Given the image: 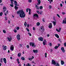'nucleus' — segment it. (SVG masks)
Listing matches in <instances>:
<instances>
[{"label": "nucleus", "mask_w": 66, "mask_h": 66, "mask_svg": "<svg viewBox=\"0 0 66 66\" xmlns=\"http://www.w3.org/2000/svg\"><path fill=\"white\" fill-rule=\"evenodd\" d=\"M17 14L18 15L20 14V17H21V18H24L26 16L25 14H24V12L22 10H19V11H17Z\"/></svg>", "instance_id": "nucleus-1"}, {"label": "nucleus", "mask_w": 66, "mask_h": 66, "mask_svg": "<svg viewBox=\"0 0 66 66\" xmlns=\"http://www.w3.org/2000/svg\"><path fill=\"white\" fill-rule=\"evenodd\" d=\"M40 31L41 32H42L43 33L44 32V31L45 30V29H44V28L43 27H40Z\"/></svg>", "instance_id": "nucleus-2"}, {"label": "nucleus", "mask_w": 66, "mask_h": 66, "mask_svg": "<svg viewBox=\"0 0 66 66\" xmlns=\"http://www.w3.org/2000/svg\"><path fill=\"white\" fill-rule=\"evenodd\" d=\"M30 46H32V47H34V48L36 47V46L34 44V43H32V42L30 43Z\"/></svg>", "instance_id": "nucleus-3"}, {"label": "nucleus", "mask_w": 66, "mask_h": 66, "mask_svg": "<svg viewBox=\"0 0 66 66\" xmlns=\"http://www.w3.org/2000/svg\"><path fill=\"white\" fill-rule=\"evenodd\" d=\"M20 35L19 34H18L16 36V38H17L18 40H20Z\"/></svg>", "instance_id": "nucleus-4"}, {"label": "nucleus", "mask_w": 66, "mask_h": 66, "mask_svg": "<svg viewBox=\"0 0 66 66\" xmlns=\"http://www.w3.org/2000/svg\"><path fill=\"white\" fill-rule=\"evenodd\" d=\"M2 48H3V50H5L6 49L7 47L6 46H4V45H2Z\"/></svg>", "instance_id": "nucleus-5"}, {"label": "nucleus", "mask_w": 66, "mask_h": 66, "mask_svg": "<svg viewBox=\"0 0 66 66\" xmlns=\"http://www.w3.org/2000/svg\"><path fill=\"white\" fill-rule=\"evenodd\" d=\"M61 50H62V52L63 53H64L65 52V50H64V47H62L61 48Z\"/></svg>", "instance_id": "nucleus-6"}, {"label": "nucleus", "mask_w": 66, "mask_h": 66, "mask_svg": "<svg viewBox=\"0 0 66 66\" xmlns=\"http://www.w3.org/2000/svg\"><path fill=\"white\" fill-rule=\"evenodd\" d=\"M10 49L11 50L13 51L14 50V46L13 45H12L11 46Z\"/></svg>", "instance_id": "nucleus-7"}, {"label": "nucleus", "mask_w": 66, "mask_h": 66, "mask_svg": "<svg viewBox=\"0 0 66 66\" xmlns=\"http://www.w3.org/2000/svg\"><path fill=\"white\" fill-rule=\"evenodd\" d=\"M48 27L50 29H51L52 28V24L51 23L49 24Z\"/></svg>", "instance_id": "nucleus-8"}, {"label": "nucleus", "mask_w": 66, "mask_h": 66, "mask_svg": "<svg viewBox=\"0 0 66 66\" xmlns=\"http://www.w3.org/2000/svg\"><path fill=\"white\" fill-rule=\"evenodd\" d=\"M56 63H55V61L54 60H53L52 61V64H53V65H55Z\"/></svg>", "instance_id": "nucleus-9"}, {"label": "nucleus", "mask_w": 66, "mask_h": 66, "mask_svg": "<svg viewBox=\"0 0 66 66\" xmlns=\"http://www.w3.org/2000/svg\"><path fill=\"white\" fill-rule=\"evenodd\" d=\"M62 23H63L64 24L65 23V24H66V19H65L63 20Z\"/></svg>", "instance_id": "nucleus-10"}, {"label": "nucleus", "mask_w": 66, "mask_h": 66, "mask_svg": "<svg viewBox=\"0 0 66 66\" xmlns=\"http://www.w3.org/2000/svg\"><path fill=\"white\" fill-rule=\"evenodd\" d=\"M38 39L39 40H40V41H41L42 42V41H43V38L42 37H40V38H38Z\"/></svg>", "instance_id": "nucleus-11"}, {"label": "nucleus", "mask_w": 66, "mask_h": 66, "mask_svg": "<svg viewBox=\"0 0 66 66\" xmlns=\"http://www.w3.org/2000/svg\"><path fill=\"white\" fill-rule=\"evenodd\" d=\"M34 16L36 17H37V18H38V15L37 14H34Z\"/></svg>", "instance_id": "nucleus-12"}, {"label": "nucleus", "mask_w": 66, "mask_h": 66, "mask_svg": "<svg viewBox=\"0 0 66 66\" xmlns=\"http://www.w3.org/2000/svg\"><path fill=\"white\" fill-rule=\"evenodd\" d=\"M54 21H53V23L54 26H55V25H56V20H55V19H54Z\"/></svg>", "instance_id": "nucleus-13"}, {"label": "nucleus", "mask_w": 66, "mask_h": 66, "mask_svg": "<svg viewBox=\"0 0 66 66\" xmlns=\"http://www.w3.org/2000/svg\"><path fill=\"white\" fill-rule=\"evenodd\" d=\"M4 62L5 64H6V60L5 58H4L3 59Z\"/></svg>", "instance_id": "nucleus-14"}, {"label": "nucleus", "mask_w": 66, "mask_h": 66, "mask_svg": "<svg viewBox=\"0 0 66 66\" xmlns=\"http://www.w3.org/2000/svg\"><path fill=\"white\" fill-rule=\"evenodd\" d=\"M3 10L4 12H5V11H6V8L5 6H4L3 7Z\"/></svg>", "instance_id": "nucleus-15"}, {"label": "nucleus", "mask_w": 66, "mask_h": 66, "mask_svg": "<svg viewBox=\"0 0 66 66\" xmlns=\"http://www.w3.org/2000/svg\"><path fill=\"white\" fill-rule=\"evenodd\" d=\"M46 40H45L43 42V44L44 45H45L46 44Z\"/></svg>", "instance_id": "nucleus-16"}, {"label": "nucleus", "mask_w": 66, "mask_h": 66, "mask_svg": "<svg viewBox=\"0 0 66 66\" xmlns=\"http://www.w3.org/2000/svg\"><path fill=\"white\" fill-rule=\"evenodd\" d=\"M38 3L37 4V5H39L40 4V0H38Z\"/></svg>", "instance_id": "nucleus-17"}, {"label": "nucleus", "mask_w": 66, "mask_h": 66, "mask_svg": "<svg viewBox=\"0 0 66 66\" xmlns=\"http://www.w3.org/2000/svg\"><path fill=\"white\" fill-rule=\"evenodd\" d=\"M33 52L34 53H37L38 52V51L37 50H33Z\"/></svg>", "instance_id": "nucleus-18"}, {"label": "nucleus", "mask_w": 66, "mask_h": 66, "mask_svg": "<svg viewBox=\"0 0 66 66\" xmlns=\"http://www.w3.org/2000/svg\"><path fill=\"white\" fill-rule=\"evenodd\" d=\"M7 38L9 42H11V40H12V38H9V37H7Z\"/></svg>", "instance_id": "nucleus-19"}, {"label": "nucleus", "mask_w": 66, "mask_h": 66, "mask_svg": "<svg viewBox=\"0 0 66 66\" xmlns=\"http://www.w3.org/2000/svg\"><path fill=\"white\" fill-rule=\"evenodd\" d=\"M64 62L63 61H61V65H64Z\"/></svg>", "instance_id": "nucleus-20"}, {"label": "nucleus", "mask_w": 66, "mask_h": 66, "mask_svg": "<svg viewBox=\"0 0 66 66\" xmlns=\"http://www.w3.org/2000/svg\"><path fill=\"white\" fill-rule=\"evenodd\" d=\"M14 3L15 5L18 6V5H17V2H16V1H14Z\"/></svg>", "instance_id": "nucleus-21"}, {"label": "nucleus", "mask_w": 66, "mask_h": 66, "mask_svg": "<svg viewBox=\"0 0 66 66\" xmlns=\"http://www.w3.org/2000/svg\"><path fill=\"white\" fill-rule=\"evenodd\" d=\"M55 66H60V64L58 63H55Z\"/></svg>", "instance_id": "nucleus-22"}, {"label": "nucleus", "mask_w": 66, "mask_h": 66, "mask_svg": "<svg viewBox=\"0 0 66 66\" xmlns=\"http://www.w3.org/2000/svg\"><path fill=\"white\" fill-rule=\"evenodd\" d=\"M18 57H20V56H21V53H19L18 54Z\"/></svg>", "instance_id": "nucleus-23"}, {"label": "nucleus", "mask_w": 66, "mask_h": 66, "mask_svg": "<svg viewBox=\"0 0 66 66\" xmlns=\"http://www.w3.org/2000/svg\"><path fill=\"white\" fill-rule=\"evenodd\" d=\"M16 60L17 62H18V64H20V62H19V59H17Z\"/></svg>", "instance_id": "nucleus-24"}, {"label": "nucleus", "mask_w": 66, "mask_h": 66, "mask_svg": "<svg viewBox=\"0 0 66 66\" xmlns=\"http://www.w3.org/2000/svg\"><path fill=\"white\" fill-rule=\"evenodd\" d=\"M55 36L57 38H59V35H58L57 34H56L55 35Z\"/></svg>", "instance_id": "nucleus-25"}, {"label": "nucleus", "mask_w": 66, "mask_h": 66, "mask_svg": "<svg viewBox=\"0 0 66 66\" xmlns=\"http://www.w3.org/2000/svg\"><path fill=\"white\" fill-rule=\"evenodd\" d=\"M0 62L1 63H3V58H2L0 59Z\"/></svg>", "instance_id": "nucleus-26"}, {"label": "nucleus", "mask_w": 66, "mask_h": 66, "mask_svg": "<svg viewBox=\"0 0 66 66\" xmlns=\"http://www.w3.org/2000/svg\"><path fill=\"white\" fill-rule=\"evenodd\" d=\"M36 6L37 10H39V6H37V5H36Z\"/></svg>", "instance_id": "nucleus-27"}, {"label": "nucleus", "mask_w": 66, "mask_h": 66, "mask_svg": "<svg viewBox=\"0 0 66 66\" xmlns=\"http://www.w3.org/2000/svg\"><path fill=\"white\" fill-rule=\"evenodd\" d=\"M14 8L15 9V10H17L18 9V7L17 6H15Z\"/></svg>", "instance_id": "nucleus-28"}, {"label": "nucleus", "mask_w": 66, "mask_h": 66, "mask_svg": "<svg viewBox=\"0 0 66 66\" xmlns=\"http://www.w3.org/2000/svg\"><path fill=\"white\" fill-rule=\"evenodd\" d=\"M37 26H39V25H40V23H39V22H38L37 23Z\"/></svg>", "instance_id": "nucleus-29"}, {"label": "nucleus", "mask_w": 66, "mask_h": 66, "mask_svg": "<svg viewBox=\"0 0 66 66\" xmlns=\"http://www.w3.org/2000/svg\"><path fill=\"white\" fill-rule=\"evenodd\" d=\"M24 26H25V27H27V22H25L24 23Z\"/></svg>", "instance_id": "nucleus-30"}, {"label": "nucleus", "mask_w": 66, "mask_h": 66, "mask_svg": "<svg viewBox=\"0 0 66 66\" xmlns=\"http://www.w3.org/2000/svg\"><path fill=\"white\" fill-rule=\"evenodd\" d=\"M28 59L29 60V61H31L32 60V58H28Z\"/></svg>", "instance_id": "nucleus-31"}, {"label": "nucleus", "mask_w": 66, "mask_h": 66, "mask_svg": "<svg viewBox=\"0 0 66 66\" xmlns=\"http://www.w3.org/2000/svg\"><path fill=\"white\" fill-rule=\"evenodd\" d=\"M22 60H23V61H24V60H25V59H24V57H22L21 58Z\"/></svg>", "instance_id": "nucleus-32"}, {"label": "nucleus", "mask_w": 66, "mask_h": 66, "mask_svg": "<svg viewBox=\"0 0 66 66\" xmlns=\"http://www.w3.org/2000/svg\"><path fill=\"white\" fill-rule=\"evenodd\" d=\"M29 15H30L31 14V13L30 12H31V9H29Z\"/></svg>", "instance_id": "nucleus-33"}, {"label": "nucleus", "mask_w": 66, "mask_h": 66, "mask_svg": "<svg viewBox=\"0 0 66 66\" xmlns=\"http://www.w3.org/2000/svg\"><path fill=\"white\" fill-rule=\"evenodd\" d=\"M43 7L42 6H40L39 7V9H40V10H42V9H43Z\"/></svg>", "instance_id": "nucleus-34"}, {"label": "nucleus", "mask_w": 66, "mask_h": 66, "mask_svg": "<svg viewBox=\"0 0 66 66\" xmlns=\"http://www.w3.org/2000/svg\"><path fill=\"white\" fill-rule=\"evenodd\" d=\"M58 47L57 46H55V49H57L58 48Z\"/></svg>", "instance_id": "nucleus-35"}, {"label": "nucleus", "mask_w": 66, "mask_h": 66, "mask_svg": "<svg viewBox=\"0 0 66 66\" xmlns=\"http://www.w3.org/2000/svg\"><path fill=\"white\" fill-rule=\"evenodd\" d=\"M28 34H29V35L30 36H31V34L29 32H28Z\"/></svg>", "instance_id": "nucleus-36"}, {"label": "nucleus", "mask_w": 66, "mask_h": 66, "mask_svg": "<svg viewBox=\"0 0 66 66\" xmlns=\"http://www.w3.org/2000/svg\"><path fill=\"white\" fill-rule=\"evenodd\" d=\"M52 7V6L51 5H50V6H49V8L50 9H51Z\"/></svg>", "instance_id": "nucleus-37"}, {"label": "nucleus", "mask_w": 66, "mask_h": 66, "mask_svg": "<svg viewBox=\"0 0 66 66\" xmlns=\"http://www.w3.org/2000/svg\"><path fill=\"white\" fill-rule=\"evenodd\" d=\"M47 54L46 53H45V57H47Z\"/></svg>", "instance_id": "nucleus-38"}, {"label": "nucleus", "mask_w": 66, "mask_h": 66, "mask_svg": "<svg viewBox=\"0 0 66 66\" xmlns=\"http://www.w3.org/2000/svg\"><path fill=\"white\" fill-rule=\"evenodd\" d=\"M56 31H57V32H60V31L59 30H58V29H56Z\"/></svg>", "instance_id": "nucleus-39"}, {"label": "nucleus", "mask_w": 66, "mask_h": 66, "mask_svg": "<svg viewBox=\"0 0 66 66\" xmlns=\"http://www.w3.org/2000/svg\"><path fill=\"white\" fill-rule=\"evenodd\" d=\"M28 2L30 3L32 2V0H28Z\"/></svg>", "instance_id": "nucleus-40"}, {"label": "nucleus", "mask_w": 66, "mask_h": 66, "mask_svg": "<svg viewBox=\"0 0 66 66\" xmlns=\"http://www.w3.org/2000/svg\"><path fill=\"white\" fill-rule=\"evenodd\" d=\"M13 4H11L10 5L11 6V7H13Z\"/></svg>", "instance_id": "nucleus-41"}, {"label": "nucleus", "mask_w": 66, "mask_h": 66, "mask_svg": "<svg viewBox=\"0 0 66 66\" xmlns=\"http://www.w3.org/2000/svg\"><path fill=\"white\" fill-rule=\"evenodd\" d=\"M3 33H6V31H5V30H3Z\"/></svg>", "instance_id": "nucleus-42"}, {"label": "nucleus", "mask_w": 66, "mask_h": 66, "mask_svg": "<svg viewBox=\"0 0 66 66\" xmlns=\"http://www.w3.org/2000/svg\"><path fill=\"white\" fill-rule=\"evenodd\" d=\"M26 30H27V31H28V32H29V31H30L29 29H28L27 28H26Z\"/></svg>", "instance_id": "nucleus-43"}, {"label": "nucleus", "mask_w": 66, "mask_h": 66, "mask_svg": "<svg viewBox=\"0 0 66 66\" xmlns=\"http://www.w3.org/2000/svg\"><path fill=\"white\" fill-rule=\"evenodd\" d=\"M29 9H30L27 8L26 9V12H28V10H29Z\"/></svg>", "instance_id": "nucleus-44"}, {"label": "nucleus", "mask_w": 66, "mask_h": 66, "mask_svg": "<svg viewBox=\"0 0 66 66\" xmlns=\"http://www.w3.org/2000/svg\"><path fill=\"white\" fill-rule=\"evenodd\" d=\"M49 45L50 46H52V44H51V43H49Z\"/></svg>", "instance_id": "nucleus-45"}, {"label": "nucleus", "mask_w": 66, "mask_h": 66, "mask_svg": "<svg viewBox=\"0 0 66 66\" xmlns=\"http://www.w3.org/2000/svg\"><path fill=\"white\" fill-rule=\"evenodd\" d=\"M2 15V12H1L0 13V16H1Z\"/></svg>", "instance_id": "nucleus-46"}, {"label": "nucleus", "mask_w": 66, "mask_h": 66, "mask_svg": "<svg viewBox=\"0 0 66 66\" xmlns=\"http://www.w3.org/2000/svg\"><path fill=\"white\" fill-rule=\"evenodd\" d=\"M16 29H17V30H19V27H17Z\"/></svg>", "instance_id": "nucleus-47"}, {"label": "nucleus", "mask_w": 66, "mask_h": 66, "mask_svg": "<svg viewBox=\"0 0 66 66\" xmlns=\"http://www.w3.org/2000/svg\"><path fill=\"white\" fill-rule=\"evenodd\" d=\"M58 40L59 42H60V43H62V41L61 40V39H58Z\"/></svg>", "instance_id": "nucleus-48"}, {"label": "nucleus", "mask_w": 66, "mask_h": 66, "mask_svg": "<svg viewBox=\"0 0 66 66\" xmlns=\"http://www.w3.org/2000/svg\"><path fill=\"white\" fill-rule=\"evenodd\" d=\"M5 20H7V17H6V16L5 17Z\"/></svg>", "instance_id": "nucleus-49"}, {"label": "nucleus", "mask_w": 66, "mask_h": 66, "mask_svg": "<svg viewBox=\"0 0 66 66\" xmlns=\"http://www.w3.org/2000/svg\"><path fill=\"white\" fill-rule=\"evenodd\" d=\"M13 1H11V3L12 4H14V3H13Z\"/></svg>", "instance_id": "nucleus-50"}, {"label": "nucleus", "mask_w": 66, "mask_h": 66, "mask_svg": "<svg viewBox=\"0 0 66 66\" xmlns=\"http://www.w3.org/2000/svg\"><path fill=\"white\" fill-rule=\"evenodd\" d=\"M14 32L15 33H16L17 32V30H14Z\"/></svg>", "instance_id": "nucleus-51"}, {"label": "nucleus", "mask_w": 66, "mask_h": 66, "mask_svg": "<svg viewBox=\"0 0 66 66\" xmlns=\"http://www.w3.org/2000/svg\"><path fill=\"white\" fill-rule=\"evenodd\" d=\"M57 16H58V17H60V15H59V14H57Z\"/></svg>", "instance_id": "nucleus-52"}, {"label": "nucleus", "mask_w": 66, "mask_h": 66, "mask_svg": "<svg viewBox=\"0 0 66 66\" xmlns=\"http://www.w3.org/2000/svg\"><path fill=\"white\" fill-rule=\"evenodd\" d=\"M37 12L38 14H39V11H37Z\"/></svg>", "instance_id": "nucleus-53"}, {"label": "nucleus", "mask_w": 66, "mask_h": 66, "mask_svg": "<svg viewBox=\"0 0 66 66\" xmlns=\"http://www.w3.org/2000/svg\"><path fill=\"white\" fill-rule=\"evenodd\" d=\"M62 14H63V15H64V14H65V13L64 12H62Z\"/></svg>", "instance_id": "nucleus-54"}, {"label": "nucleus", "mask_w": 66, "mask_h": 66, "mask_svg": "<svg viewBox=\"0 0 66 66\" xmlns=\"http://www.w3.org/2000/svg\"><path fill=\"white\" fill-rule=\"evenodd\" d=\"M27 65H28V66H31V64H29V63H28Z\"/></svg>", "instance_id": "nucleus-55"}, {"label": "nucleus", "mask_w": 66, "mask_h": 66, "mask_svg": "<svg viewBox=\"0 0 66 66\" xmlns=\"http://www.w3.org/2000/svg\"><path fill=\"white\" fill-rule=\"evenodd\" d=\"M27 48H29V46L28 45H27Z\"/></svg>", "instance_id": "nucleus-56"}, {"label": "nucleus", "mask_w": 66, "mask_h": 66, "mask_svg": "<svg viewBox=\"0 0 66 66\" xmlns=\"http://www.w3.org/2000/svg\"><path fill=\"white\" fill-rule=\"evenodd\" d=\"M64 46H65V47H66V43H64Z\"/></svg>", "instance_id": "nucleus-57"}, {"label": "nucleus", "mask_w": 66, "mask_h": 66, "mask_svg": "<svg viewBox=\"0 0 66 66\" xmlns=\"http://www.w3.org/2000/svg\"><path fill=\"white\" fill-rule=\"evenodd\" d=\"M20 47H22V45H21V44H20Z\"/></svg>", "instance_id": "nucleus-58"}, {"label": "nucleus", "mask_w": 66, "mask_h": 66, "mask_svg": "<svg viewBox=\"0 0 66 66\" xmlns=\"http://www.w3.org/2000/svg\"><path fill=\"white\" fill-rule=\"evenodd\" d=\"M47 37H49V36H50V35H49V34H47Z\"/></svg>", "instance_id": "nucleus-59"}, {"label": "nucleus", "mask_w": 66, "mask_h": 66, "mask_svg": "<svg viewBox=\"0 0 66 66\" xmlns=\"http://www.w3.org/2000/svg\"><path fill=\"white\" fill-rule=\"evenodd\" d=\"M11 23V22H10V21H8V23Z\"/></svg>", "instance_id": "nucleus-60"}, {"label": "nucleus", "mask_w": 66, "mask_h": 66, "mask_svg": "<svg viewBox=\"0 0 66 66\" xmlns=\"http://www.w3.org/2000/svg\"><path fill=\"white\" fill-rule=\"evenodd\" d=\"M10 59L11 60H12V59H13V58L12 57H10Z\"/></svg>", "instance_id": "nucleus-61"}, {"label": "nucleus", "mask_w": 66, "mask_h": 66, "mask_svg": "<svg viewBox=\"0 0 66 66\" xmlns=\"http://www.w3.org/2000/svg\"><path fill=\"white\" fill-rule=\"evenodd\" d=\"M60 6L61 7H62V6H63V5H62V4H60Z\"/></svg>", "instance_id": "nucleus-62"}, {"label": "nucleus", "mask_w": 66, "mask_h": 66, "mask_svg": "<svg viewBox=\"0 0 66 66\" xmlns=\"http://www.w3.org/2000/svg\"><path fill=\"white\" fill-rule=\"evenodd\" d=\"M27 27L28 28H29V24H27Z\"/></svg>", "instance_id": "nucleus-63"}, {"label": "nucleus", "mask_w": 66, "mask_h": 66, "mask_svg": "<svg viewBox=\"0 0 66 66\" xmlns=\"http://www.w3.org/2000/svg\"><path fill=\"white\" fill-rule=\"evenodd\" d=\"M33 30H35V28L34 27H33Z\"/></svg>", "instance_id": "nucleus-64"}]
</instances>
